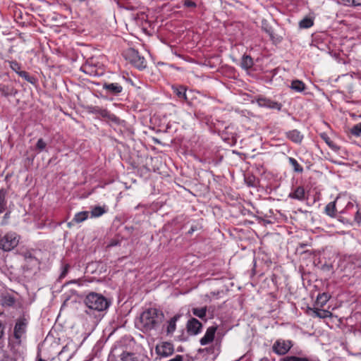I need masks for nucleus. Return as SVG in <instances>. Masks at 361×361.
Masks as SVG:
<instances>
[{"instance_id":"obj_1","label":"nucleus","mask_w":361,"mask_h":361,"mask_svg":"<svg viewBox=\"0 0 361 361\" xmlns=\"http://www.w3.org/2000/svg\"><path fill=\"white\" fill-rule=\"evenodd\" d=\"M164 314L155 308H150L143 312L140 317V328L143 331H148L161 324L164 320Z\"/></svg>"},{"instance_id":"obj_2","label":"nucleus","mask_w":361,"mask_h":361,"mask_svg":"<svg viewBox=\"0 0 361 361\" xmlns=\"http://www.w3.org/2000/svg\"><path fill=\"white\" fill-rule=\"evenodd\" d=\"M84 303L90 310L103 311L108 308L109 302L102 295L90 293L85 298Z\"/></svg>"},{"instance_id":"obj_3","label":"nucleus","mask_w":361,"mask_h":361,"mask_svg":"<svg viewBox=\"0 0 361 361\" xmlns=\"http://www.w3.org/2000/svg\"><path fill=\"white\" fill-rule=\"evenodd\" d=\"M126 59L140 69L145 68V59L134 49H129L125 54Z\"/></svg>"},{"instance_id":"obj_4","label":"nucleus","mask_w":361,"mask_h":361,"mask_svg":"<svg viewBox=\"0 0 361 361\" xmlns=\"http://www.w3.org/2000/svg\"><path fill=\"white\" fill-rule=\"evenodd\" d=\"M19 240L15 233H7L0 240V247L4 251H10L16 247Z\"/></svg>"},{"instance_id":"obj_5","label":"nucleus","mask_w":361,"mask_h":361,"mask_svg":"<svg viewBox=\"0 0 361 361\" xmlns=\"http://www.w3.org/2000/svg\"><path fill=\"white\" fill-rule=\"evenodd\" d=\"M155 351L158 355L161 357L170 356L174 352L173 345L167 341L160 342L157 345Z\"/></svg>"},{"instance_id":"obj_6","label":"nucleus","mask_w":361,"mask_h":361,"mask_svg":"<svg viewBox=\"0 0 361 361\" xmlns=\"http://www.w3.org/2000/svg\"><path fill=\"white\" fill-rule=\"evenodd\" d=\"M87 110L90 113L99 114L103 118H107L108 119L111 120L114 123H118L119 121V119L116 116H114V114H111L106 109H102L99 106H90L87 107Z\"/></svg>"},{"instance_id":"obj_7","label":"nucleus","mask_w":361,"mask_h":361,"mask_svg":"<svg viewBox=\"0 0 361 361\" xmlns=\"http://www.w3.org/2000/svg\"><path fill=\"white\" fill-rule=\"evenodd\" d=\"M292 347L291 342L289 341H276L273 346V351L278 355H285L287 353Z\"/></svg>"},{"instance_id":"obj_8","label":"nucleus","mask_w":361,"mask_h":361,"mask_svg":"<svg viewBox=\"0 0 361 361\" xmlns=\"http://www.w3.org/2000/svg\"><path fill=\"white\" fill-rule=\"evenodd\" d=\"M27 325V321L25 317H20L17 319L14 327V337L16 339H20L25 333Z\"/></svg>"},{"instance_id":"obj_9","label":"nucleus","mask_w":361,"mask_h":361,"mask_svg":"<svg viewBox=\"0 0 361 361\" xmlns=\"http://www.w3.org/2000/svg\"><path fill=\"white\" fill-rule=\"evenodd\" d=\"M257 102L259 106L262 107H267L270 109H276L278 110H280L281 109V104L274 102L271 99L264 98V97H259L257 99Z\"/></svg>"},{"instance_id":"obj_10","label":"nucleus","mask_w":361,"mask_h":361,"mask_svg":"<svg viewBox=\"0 0 361 361\" xmlns=\"http://www.w3.org/2000/svg\"><path fill=\"white\" fill-rule=\"evenodd\" d=\"M202 324L195 318H192L187 323V331L191 335H196L202 329Z\"/></svg>"},{"instance_id":"obj_11","label":"nucleus","mask_w":361,"mask_h":361,"mask_svg":"<svg viewBox=\"0 0 361 361\" xmlns=\"http://www.w3.org/2000/svg\"><path fill=\"white\" fill-rule=\"evenodd\" d=\"M216 331V326H212L209 327L204 336L200 339L201 345H204L213 341Z\"/></svg>"},{"instance_id":"obj_12","label":"nucleus","mask_w":361,"mask_h":361,"mask_svg":"<svg viewBox=\"0 0 361 361\" xmlns=\"http://www.w3.org/2000/svg\"><path fill=\"white\" fill-rule=\"evenodd\" d=\"M103 89L105 90L107 93L116 95L122 92L123 87L118 83L105 82L103 84Z\"/></svg>"},{"instance_id":"obj_13","label":"nucleus","mask_w":361,"mask_h":361,"mask_svg":"<svg viewBox=\"0 0 361 361\" xmlns=\"http://www.w3.org/2000/svg\"><path fill=\"white\" fill-rule=\"evenodd\" d=\"M172 90H173V92L176 94V95L178 97V99H183L188 104H190L188 95L186 94V88L184 86H172Z\"/></svg>"},{"instance_id":"obj_14","label":"nucleus","mask_w":361,"mask_h":361,"mask_svg":"<svg viewBox=\"0 0 361 361\" xmlns=\"http://www.w3.org/2000/svg\"><path fill=\"white\" fill-rule=\"evenodd\" d=\"M287 137L295 143H300L303 135L298 130H292L286 133Z\"/></svg>"},{"instance_id":"obj_15","label":"nucleus","mask_w":361,"mask_h":361,"mask_svg":"<svg viewBox=\"0 0 361 361\" xmlns=\"http://www.w3.org/2000/svg\"><path fill=\"white\" fill-rule=\"evenodd\" d=\"M309 310L312 312L311 315L313 317L325 319L331 316V313L327 310H319L318 308H310Z\"/></svg>"},{"instance_id":"obj_16","label":"nucleus","mask_w":361,"mask_h":361,"mask_svg":"<svg viewBox=\"0 0 361 361\" xmlns=\"http://www.w3.org/2000/svg\"><path fill=\"white\" fill-rule=\"evenodd\" d=\"M305 189L302 186L298 187L294 192L289 194V197L298 200H305Z\"/></svg>"},{"instance_id":"obj_17","label":"nucleus","mask_w":361,"mask_h":361,"mask_svg":"<svg viewBox=\"0 0 361 361\" xmlns=\"http://www.w3.org/2000/svg\"><path fill=\"white\" fill-rule=\"evenodd\" d=\"M180 315L176 314L174 317H173L170 321L169 322V324L167 326L166 332L167 334H172L174 331L176 330V322L179 319Z\"/></svg>"},{"instance_id":"obj_18","label":"nucleus","mask_w":361,"mask_h":361,"mask_svg":"<svg viewBox=\"0 0 361 361\" xmlns=\"http://www.w3.org/2000/svg\"><path fill=\"white\" fill-rule=\"evenodd\" d=\"M290 87L295 92H302L305 89V85L299 80H293Z\"/></svg>"},{"instance_id":"obj_19","label":"nucleus","mask_w":361,"mask_h":361,"mask_svg":"<svg viewBox=\"0 0 361 361\" xmlns=\"http://www.w3.org/2000/svg\"><path fill=\"white\" fill-rule=\"evenodd\" d=\"M0 92L1 94L5 97L15 96L18 92V91L16 89L10 86H4L1 87Z\"/></svg>"},{"instance_id":"obj_20","label":"nucleus","mask_w":361,"mask_h":361,"mask_svg":"<svg viewBox=\"0 0 361 361\" xmlns=\"http://www.w3.org/2000/svg\"><path fill=\"white\" fill-rule=\"evenodd\" d=\"M15 303V298L10 295H5L1 297V304L3 306L11 307Z\"/></svg>"},{"instance_id":"obj_21","label":"nucleus","mask_w":361,"mask_h":361,"mask_svg":"<svg viewBox=\"0 0 361 361\" xmlns=\"http://www.w3.org/2000/svg\"><path fill=\"white\" fill-rule=\"evenodd\" d=\"M253 66L252 59L247 55L243 56L241 61V66L245 69H249Z\"/></svg>"},{"instance_id":"obj_22","label":"nucleus","mask_w":361,"mask_h":361,"mask_svg":"<svg viewBox=\"0 0 361 361\" xmlns=\"http://www.w3.org/2000/svg\"><path fill=\"white\" fill-rule=\"evenodd\" d=\"M106 212L105 207L96 206L91 211L92 217H99Z\"/></svg>"},{"instance_id":"obj_23","label":"nucleus","mask_w":361,"mask_h":361,"mask_svg":"<svg viewBox=\"0 0 361 361\" xmlns=\"http://www.w3.org/2000/svg\"><path fill=\"white\" fill-rule=\"evenodd\" d=\"M313 24L314 22L311 18L305 17L300 21L299 26L300 28H309L312 27Z\"/></svg>"},{"instance_id":"obj_24","label":"nucleus","mask_w":361,"mask_h":361,"mask_svg":"<svg viewBox=\"0 0 361 361\" xmlns=\"http://www.w3.org/2000/svg\"><path fill=\"white\" fill-rule=\"evenodd\" d=\"M88 215H89L88 212H78L75 215L73 221L76 223L82 222L87 219Z\"/></svg>"},{"instance_id":"obj_25","label":"nucleus","mask_w":361,"mask_h":361,"mask_svg":"<svg viewBox=\"0 0 361 361\" xmlns=\"http://www.w3.org/2000/svg\"><path fill=\"white\" fill-rule=\"evenodd\" d=\"M120 357L122 361H137V359L135 355L129 352H123L120 355Z\"/></svg>"},{"instance_id":"obj_26","label":"nucleus","mask_w":361,"mask_h":361,"mask_svg":"<svg viewBox=\"0 0 361 361\" xmlns=\"http://www.w3.org/2000/svg\"><path fill=\"white\" fill-rule=\"evenodd\" d=\"M325 212L327 215L334 216L336 214V204L335 202L329 203L325 208Z\"/></svg>"},{"instance_id":"obj_27","label":"nucleus","mask_w":361,"mask_h":361,"mask_svg":"<svg viewBox=\"0 0 361 361\" xmlns=\"http://www.w3.org/2000/svg\"><path fill=\"white\" fill-rule=\"evenodd\" d=\"M6 192L0 190V214L3 213L6 209V202L5 200Z\"/></svg>"},{"instance_id":"obj_28","label":"nucleus","mask_w":361,"mask_h":361,"mask_svg":"<svg viewBox=\"0 0 361 361\" xmlns=\"http://www.w3.org/2000/svg\"><path fill=\"white\" fill-rule=\"evenodd\" d=\"M207 312L206 307H202V308H194L192 310V313L194 315L198 317L199 318L202 319L205 317Z\"/></svg>"},{"instance_id":"obj_29","label":"nucleus","mask_w":361,"mask_h":361,"mask_svg":"<svg viewBox=\"0 0 361 361\" xmlns=\"http://www.w3.org/2000/svg\"><path fill=\"white\" fill-rule=\"evenodd\" d=\"M280 361H310L307 357H300L297 356H286L280 360Z\"/></svg>"},{"instance_id":"obj_30","label":"nucleus","mask_w":361,"mask_h":361,"mask_svg":"<svg viewBox=\"0 0 361 361\" xmlns=\"http://www.w3.org/2000/svg\"><path fill=\"white\" fill-rule=\"evenodd\" d=\"M290 164L293 166L295 171L302 172L303 169L294 158H289Z\"/></svg>"},{"instance_id":"obj_31","label":"nucleus","mask_w":361,"mask_h":361,"mask_svg":"<svg viewBox=\"0 0 361 361\" xmlns=\"http://www.w3.org/2000/svg\"><path fill=\"white\" fill-rule=\"evenodd\" d=\"M46 147H47L46 142L42 138H39L37 142L36 149L39 152H42L46 149Z\"/></svg>"},{"instance_id":"obj_32","label":"nucleus","mask_w":361,"mask_h":361,"mask_svg":"<svg viewBox=\"0 0 361 361\" xmlns=\"http://www.w3.org/2000/svg\"><path fill=\"white\" fill-rule=\"evenodd\" d=\"M350 133L357 137L360 136L361 135V123L355 125L350 129Z\"/></svg>"},{"instance_id":"obj_33","label":"nucleus","mask_w":361,"mask_h":361,"mask_svg":"<svg viewBox=\"0 0 361 361\" xmlns=\"http://www.w3.org/2000/svg\"><path fill=\"white\" fill-rule=\"evenodd\" d=\"M18 74L20 77L23 78L27 82H29L30 83H33L34 82V78L30 77L28 73H27L26 71H20V72H18Z\"/></svg>"},{"instance_id":"obj_34","label":"nucleus","mask_w":361,"mask_h":361,"mask_svg":"<svg viewBox=\"0 0 361 361\" xmlns=\"http://www.w3.org/2000/svg\"><path fill=\"white\" fill-rule=\"evenodd\" d=\"M329 296L327 294L324 293L317 298V302L321 303L322 305L325 304L329 300Z\"/></svg>"},{"instance_id":"obj_35","label":"nucleus","mask_w":361,"mask_h":361,"mask_svg":"<svg viewBox=\"0 0 361 361\" xmlns=\"http://www.w3.org/2000/svg\"><path fill=\"white\" fill-rule=\"evenodd\" d=\"M10 66L11 68H12V70H13L14 71H16L17 73L18 72H20V66L19 65L18 63H17L16 61H11L10 63Z\"/></svg>"},{"instance_id":"obj_36","label":"nucleus","mask_w":361,"mask_h":361,"mask_svg":"<svg viewBox=\"0 0 361 361\" xmlns=\"http://www.w3.org/2000/svg\"><path fill=\"white\" fill-rule=\"evenodd\" d=\"M322 137L324 139V140L326 142V143L331 147L334 148V145L332 141H331L330 138L326 135H322Z\"/></svg>"},{"instance_id":"obj_37","label":"nucleus","mask_w":361,"mask_h":361,"mask_svg":"<svg viewBox=\"0 0 361 361\" xmlns=\"http://www.w3.org/2000/svg\"><path fill=\"white\" fill-rule=\"evenodd\" d=\"M346 2L350 6H360L361 5V0H346Z\"/></svg>"},{"instance_id":"obj_38","label":"nucleus","mask_w":361,"mask_h":361,"mask_svg":"<svg viewBox=\"0 0 361 361\" xmlns=\"http://www.w3.org/2000/svg\"><path fill=\"white\" fill-rule=\"evenodd\" d=\"M184 6L186 7L194 8L196 6V4L190 0H186L184 1Z\"/></svg>"},{"instance_id":"obj_39","label":"nucleus","mask_w":361,"mask_h":361,"mask_svg":"<svg viewBox=\"0 0 361 361\" xmlns=\"http://www.w3.org/2000/svg\"><path fill=\"white\" fill-rule=\"evenodd\" d=\"M355 221L357 223L358 225L360 224V223H361V212H360L357 211L355 213Z\"/></svg>"},{"instance_id":"obj_40","label":"nucleus","mask_w":361,"mask_h":361,"mask_svg":"<svg viewBox=\"0 0 361 361\" xmlns=\"http://www.w3.org/2000/svg\"><path fill=\"white\" fill-rule=\"evenodd\" d=\"M68 269H69V265L68 264H66L64 267H63V269L61 274V276H60V278H63L64 277L66 274L68 273Z\"/></svg>"},{"instance_id":"obj_41","label":"nucleus","mask_w":361,"mask_h":361,"mask_svg":"<svg viewBox=\"0 0 361 361\" xmlns=\"http://www.w3.org/2000/svg\"><path fill=\"white\" fill-rule=\"evenodd\" d=\"M10 217V212H6L4 216V219L1 222L2 225L7 224V219Z\"/></svg>"},{"instance_id":"obj_42","label":"nucleus","mask_w":361,"mask_h":361,"mask_svg":"<svg viewBox=\"0 0 361 361\" xmlns=\"http://www.w3.org/2000/svg\"><path fill=\"white\" fill-rule=\"evenodd\" d=\"M4 326L2 324V323L0 322V339L2 338V336L4 335Z\"/></svg>"},{"instance_id":"obj_43","label":"nucleus","mask_w":361,"mask_h":361,"mask_svg":"<svg viewBox=\"0 0 361 361\" xmlns=\"http://www.w3.org/2000/svg\"><path fill=\"white\" fill-rule=\"evenodd\" d=\"M37 361H45V360L42 359V358L40 357V354H39V353H38V354H37Z\"/></svg>"},{"instance_id":"obj_44","label":"nucleus","mask_w":361,"mask_h":361,"mask_svg":"<svg viewBox=\"0 0 361 361\" xmlns=\"http://www.w3.org/2000/svg\"><path fill=\"white\" fill-rule=\"evenodd\" d=\"M80 283V280H73L68 282V283Z\"/></svg>"},{"instance_id":"obj_45","label":"nucleus","mask_w":361,"mask_h":361,"mask_svg":"<svg viewBox=\"0 0 361 361\" xmlns=\"http://www.w3.org/2000/svg\"><path fill=\"white\" fill-rule=\"evenodd\" d=\"M306 245H307V244L301 243V244H300V247L303 248V247H305Z\"/></svg>"},{"instance_id":"obj_46","label":"nucleus","mask_w":361,"mask_h":361,"mask_svg":"<svg viewBox=\"0 0 361 361\" xmlns=\"http://www.w3.org/2000/svg\"><path fill=\"white\" fill-rule=\"evenodd\" d=\"M195 231L194 228L192 227L191 229L188 231L189 233H192Z\"/></svg>"},{"instance_id":"obj_47","label":"nucleus","mask_w":361,"mask_h":361,"mask_svg":"<svg viewBox=\"0 0 361 361\" xmlns=\"http://www.w3.org/2000/svg\"><path fill=\"white\" fill-rule=\"evenodd\" d=\"M68 227H71V223H68Z\"/></svg>"},{"instance_id":"obj_48","label":"nucleus","mask_w":361,"mask_h":361,"mask_svg":"<svg viewBox=\"0 0 361 361\" xmlns=\"http://www.w3.org/2000/svg\"><path fill=\"white\" fill-rule=\"evenodd\" d=\"M360 267H361V259H360V263L358 265Z\"/></svg>"}]
</instances>
